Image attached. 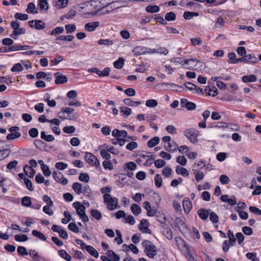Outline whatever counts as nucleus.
<instances>
[{
  "label": "nucleus",
  "instance_id": "nucleus-51",
  "mask_svg": "<svg viewBox=\"0 0 261 261\" xmlns=\"http://www.w3.org/2000/svg\"><path fill=\"white\" fill-rule=\"evenodd\" d=\"M35 28L37 30H41L45 27V24L41 20H36L34 23Z\"/></svg>",
  "mask_w": 261,
  "mask_h": 261
},
{
  "label": "nucleus",
  "instance_id": "nucleus-44",
  "mask_svg": "<svg viewBox=\"0 0 261 261\" xmlns=\"http://www.w3.org/2000/svg\"><path fill=\"white\" fill-rule=\"evenodd\" d=\"M123 247L127 248V251H128V250H130L135 254H138L139 252V250L137 248V247L133 244H130L129 245H127L126 244H123Z\"/></svg>",
  "mask_w": 261,
  "mask_h": 261
},
{
  "label": "nucleus",
  "instance_id": "nucleus-53",
  "mask_svg": "<svg viewBox=\"0 0 261 261\" xmlns=\"http://www.w3.org/2000/svg\"><path fill=\"white\" fill-rule=\"evenodd\" d=\"M172 173V170L169 167H165L162 170V174L165 177H169Z\"/></svg>",
  "mask_w": 261,
  "mask_h": 261
},
{
  "label": "nucleus",
  "instance_id": "nucleus-39",
  "mask_svg": "<svg viewBox=\"0 0 261 261\" xmlns=\"http://www.w3.org/2000/svg\"><path fill=\"white\" fill-rule=\"evenodd\" d=\"M74 38V36L72 35H67V36H64V35H61L58 36L56 37V39L57 40H60V41H71Z\"/></svg>",
  "mask_w": 261,
  "mask_h": 261
},
{
  "label": "nucleus",
  "instance_id": "nucleus-43",
  "mask_svg": "<svg viewBox=\"0 0 261 261\" xmlns=\"http://www.w3.org/2000/svg\"><path fill=\"white\" fill-rule=\"evenodd\" d=\"M162 178L160 174H157L154 177V184L157 188H160L162 186Z\"/></svg>",
  "mask_w": 261,
  "mask_h": 261
},
{
  "label": "nucleus",
  "instance_id": "nucleus-35",
  "mask_svg": "<svg viewBox=\"0 0 261 261\" xmlns=\"http://www.w3.org/2000/svg\"><path fill=\"white\" fill-rule=\"evenodd\" d=\"M87 252L92 256L95 257V258H98L99 256L98 252L97 251L95 248L91 246H89L87 248Z\"/></svg>",
  "mask_w": 261,
  "mask_h": 261
},
{
  "label": "nucleus",
  "instance_id": "nucleus-9",
  "mask_svg": "<svg viewBox=\"0 0 261 261\" xmlns=\"http://www.w3.org/2000/svg\"><path fill=\"white\" fill-rule=\"evenodd\" d=\"M173 63H178L182 65H188L191 62H197V63H200V61L196 60V59H189L187 60H184L181 58H176L171 60Z\"/></svg>",
  "mask_w": 261,
  "mask_h": 261
},
{
  "label": "nucleus",
  "instance_id": "nucleus-37",
  "mask_svg": "<svg viewBox=\"0 0 261 261\" xmlns=\"http://www.w3.org/2000/svg\"><path fill=\"white\" fill-rule=\"evenodd\" d=\"M131 211L135 215H138L141 212V208L137 204L134 203L131 205Z\"/></svg>",
  "mask_w": 261,
  "mask_h": 261
},
{
  "label": "nucleus",
  "instance_id": "nucleus-13",
  "mask_svg": "<svg viewBox=\"0 0 261 261\" xmlns=\"http://www.w3.org/2000/svg\"><path fill=\"white\" fill-rule=\"evenodd\" d=\"M147 48L143 46H138L135 47L133 50V53L134 55L136 56H138L141 55L145 54L147 53H148L147 51Z\"/></svg>",
  "mask_w": 261,
  "mask_h": 261
},
{
  "label": "nucleus",
  "instance_id": "nucleus-55",
  "mask_svg": "<svg viewBox=\"0 0 261 261\" xmlns=\"http://www.w3.org/2000/svg\"><path fill=\"white\" fill-rule=\"evenodd\" d=\"M64 215L65 218L62 219V222L63 224H67L71 220V216L68 211H65L64 212Z\"/></svg>",
  "mask_w": 261,
  "mask_h": 261
},
{
  "label": "nucleus",
  "instance_id": "nucleus-61",
  "mask_svg": "<svg viewBox=\"0 0 261 261\" xmlns=\"http://www.w3.org/2000/svg\"><path fill=\"white\" fill-rule=\"evenodd\" d=\"M145 105L149 108H154L158 106V102L154 99H148L146 100Z\"/></svg>",
  "mask_w": 261,
  "mask_h": 261
},
{
  "label": "nucleus",
  "instance_id": "nucleus-38",
  "mask_svg": "<svg viewBox=\"0 0 261 261\" xmlns=\"http://www.w3.org/2000/svg\"><path fill=\"white\" fill-rule=\"evenodd\" d=\"M146 10L149 13H156L160 11V8L156 5H149L146 7Z\"/></svg>",
  "mask_w": 261,
  "mask_h": 261
},
{
  "label": "nucleus",
  "instance_id": "nucleus-30",
  "mask_svg": "<svg viewBox=\"0 0 261 261\" xmlns=\"http://www.w3.org/2000/svg\"><path fill=\"white\" fill-rule=\"evenodd\" d=\"M32 234L42 241H46L47 240V238L43 233L36 230H33L32 231Z\"/></svg>",
  "mask_w": 261,
  "mask_h": 261
},
{
  "label": "nucleus",
  "instance_id": "nucleus-42",
  "mask_svg": "<svg viewBox=\"0 0 261 261\" xmlns=\"http://www.w3.org/2000/svg\"><path fill=\"white\" fill-rule=\"evenodd\" d=\"M213 90H214L213 93H211L212 89L210 87H206L204 90L205 92L207 93L210 96H215L218 94V89L215 87H213Z\"/></svg>",
  "mask_w": 261,
  "mask_h": 261
},
{
  "label": "nucleus",
  "instance_id": "nucleus-45",
  "mask_svg": "<svg viewBox=\"0 0 261 261\" xmlns=\"http://www.w3.org/2000/svg\"><path fill=\"white\" fill-rule=\"evenodd\" d=\"M91 214L93 217L98 220H100L102 217L101 213L96 209L91 210Z\"/></svg>",
  "mask_w": 261,
  "mask_h": 261
},
{
  "label": "nucleus",
  "instance_id": "nucleus-59",
  "mask_svg": "<svg viewBox=\"0 0 261 261\" xmlns=\"http://www.w3.org/2000/svg\"><path fill=\"white\" fill-rule=\"evenodd\" d=\"M210 219L213 223H216L219 221V217L218 215L213 212L210 213Z\"/></svg>",
  "mask_w": 261,
  "mask_h": 261
},
{
  "label": "nucleus",
  "instance_id": "nucleus-18",
  "mask_svg": "<svg viewBox=\"0 0 261 261\" xmlns=\"http://www.w3.org/2000/svg\"><path fill=\"white\" fill-rule=\"evenodd\" d=\"M25 32V30L23 28H18L15 30H13L12 34H11L10 36L14 39H17L16 36L19 35L24 34Z\"/></svg>",
  "mask_w": 261,
  "mask_h": 261
},
{
  "label": "nucleus",
  "instance_id": "nucleus-11",
  "mask_svg": "<svg viewBox=\"0 0 261 261\" xmlns=\"http://www.w3.org/2000/svg\"><path fill=\"white\" fill-rule=\"evenodd\" d=\"M100 25L98 21H94L87 23L85 25V29L88 32H92L96 30Z\"/></svg>",
  "mask_w": 261,
  "mask_h": 261
},
{
  "label": "nucleus",
  "instance_id": "nucleus-22",
  "mask_svg": "<svg viewBox=\"0 0 261 261\" xmlns=\"http://www.w3.org/2000/svg\"><path fill=\"white\" fill-rule=\"evenodd\" d=\"M256 76L254 74L245 75L242 77V81L244 83L254 82L256 81Z\"/></svg>",
  "mask_w": 261,
  "mask_h": 261
},
{
  "label": "nucleus",
  "instance_id": "nucleus-5",
  "mask_svg": "<svg viewBox=\"0 0 261 261\" xmlns=\"http://www.w3.org/2000/svg\"><path fill=\"white\" fill-rule=\"evenodd\" d=\"M53 176L57 182L61 183L63 185H66L68 183V179L64 177L63 174L61 172L54 171Z\"/></svg>",
  "mask_w": 261,
  "mask_h": 261
},
{
  "label": "nucleus",
  "instance_id": "nucleus-63",
  "mask_svg": "<svg viewBox=\"0 0 261 261\" xmlns=\"http://www.w3.org/2000/svg\"><path fill=\"white\" fill-rule=\"evenodd\" d=\"M41 169L43 171V174L45 176L48 177L51 175V171L49 170L47 165H42Z\"/></svg>",
  "mask_w": 261,
  "mask_h": 261
},
{
  "label": "nucleus",
  "instance_id": "nucleus-64",
  "mask_svg": "<svg viewBox=\"0 0 261 261\" xmlns=\"http://www.w3.org/2000/svg\"><path fill=\"white\" fill-rule=\"evenodd\" d=\"M64 31V28L62 27H58L54 29L50 33L51 35L60 34Z\"/></svg>",
  "mask_w": 261,
  "mask_h": 261
},
{
  "label": "nucleus",
  "instance_id": "nucleus-36",
  "mask_svg": "<svg viewBox=\"0 0 261 261\" xmlns=\"http://www.w3.org/2000/svg\"><path fill=\"white\" fill-rule=\"evenodd\" d=\"M225 127L236 132L239 131L240 128L238 124L234 123H226Z\"/></svg>",
  "mask_w": 261,
  "mask_h": 261
},
{
  "label": "nucleus",
  "instance_id": "nucleus-47",
  "mask_svg": "<svg viewBox=\"0 0 261 261\" xmlns=\"http://www.w3.org/2000/svg\"><path fill=\"white\" fill-rule=\"evenodd\" d=\"M38 2V6L40 10H47L48 6L46 0H39Z\"/></svg>",
  "mask_w": 261,
  "mask_h": 261
},
{
  "label": "nucleus",
  "instance_id": "nucleus-50",
  "mask_svg": "<svg viewBox=\"0 0 261 261\" xmlns=\"http://www.w3.org/2000/svg\"><path fill=\"white\" fill-rule=\"evenodd\" d=\"M166 21H174L176 19V14L172 12L167 13L165 16Z\"/></svg>",
  "mask_w": 261,
  "mask_h": 261
},
{
  "label": "nucleus",
  "instance_id": "nucleus-57",
  "mask_svg": "<svg viewBox=\"0 0 261 261\" xmlns=\"http://www.w3.org/2000/svg\"><path fill=\"white\" fill-rule=\"evenodd\" d=\"M23 70V68L20 63H17L14 65L11 69L12 72H20Z\"/></svg>",
  "mask_w": 261,
  "mask_h": 261
},
{
  "label": "nucleus",
  "instance_id": "nucleus-4",
  "mask_svg": "<svg viewBox=\"0 0 261 261\" xmlns=\"http://www.w3.org/2000/svg\"><path fill=\"white\" fill-rule=\"evenodd\" d=\"M85 158L86 162L91 165L96 167L100 166V164L97 158L91 153L86 152Z\"/></svg>",
  "mask_w": 261,
  "mask_h": 261
},
{
  "label": "nucleus",
  "instance_id": "nucleus-12",
  "mask_svg": "<svg viewBox=\"0 0 261 261\" xmlns=\"http://www.w3.org/2000/svg\"><path fill=\"white\" fill-rule=\"evenodd\" d=\"M164 147L168 151L174 152L178 148V145L174 141H172L168 142L167 144H165Z\"/></svg>",
  "mask_w": 261,
  "mask_h": 261
},
{
  "label": "nucleus",
  "instance_id": "nucleus-14",
  "mask_svg": "<svg viewBox=\"0 0 261 261\" xmlns=\"http://www.w3.org/2000/svg\"><path fill=\"white\" fill-rule=\"evenodd\" d=\"M245 63H256L258 62V59L253 54H249L243 57Z\"/></svg>",
  "mask_w": 261,
  "mask_h": 261
},
{
  "label": "nucleus",
  "instance_id": "nucleus-2",
  "mask_svg": "<svg viewBox=\"0 0 261 261\" xmlns=\"http://www.w3.org/2000/svg\"><path fill=\"white\" fill-rule=\"evenodd\" d=\"M104 199V203L107 206V208L113 211L115 208H119L120 206L118 204V199L115 197H112L110 194H105L103 196Z\"/></svg>",
  "mask_w": 261,
  "mask_h": 261
},
{
  "label": "nucleus",
  "instance_id": "nucleus-24",
  "mask_svg": "<svg viewBox=\"0 0 261 261\" xmlns=\"http://www.w3.org/2000/svg\"><path fill=\"white\" fill-rule=\"evenodd\" d=\"M175 241L177 246L179 248H183L186 247V243L184 239L180 237H176L175 238Z\"/></svg>",
  "mask_w": 261,
  "mask_h": 261
},
{
  "label": "nucleus",
  "instance_id": "nucleus-56",
  "mask_svg": "<svg viewBox=\"0 0 261 261\" xmlns=\"http://www.w3.org/2000/svg\"><path fill=\"white\" fill-rule=\"evenodd\" d=\"M120 112L123 113L126 115L123 116L124 118H126L132 113V110L128 107H120Z\"/></svg>",
  "mask_w": 261,
  "mask_h": 261
},
{
  "label": "nucleus",
  "instance_id": "nucleus-16",
  "mask_svg": "<svg viewBox=\"0 0 261 261\" xmlns=\"http://www.w3.org/2000/svg\"><path fill=\"white\" fill-rule=\"evenodd\" d=\"M23 170L26 175L28 177L30 178L34 177L35 171L32 168V167L28 165H25L23 167Z\"/></svg>",
  "mask_w": 261,
  "mask_h": 261
},
{
  "label": "nucleus",
  "instance_id": "nucleus-31",
  "mask_svg": "<svg viewBox=\"0 0 261 261\" xmlns=\"http://www.w3.org/2000/svg\"><path fill=\"white\" fill-rule=\"evenodd\" d=\"M40 137L41 139L47 142H51L55 140V138L53 135H46L44 131L41 132Z\"/></svg>",
  "mask_w": 261,
  "mask_h": 261
},
{
  "label": "nucleus",
  "instance_id": "nucleus-34",
  "mask_svg": "<svg viewBox=\"0 0 261 261\" xmlns=\"http://www.w3.org/2000/svg\"><path fill=\"white\" fill-rule=\"evenodd\" d=\"M182 205L186 213H189L192 208L191 202L188 200H184Z\"/></svg>",
  "mask_w": 261,
  "mask_h": 261
},
{
  "label": "nucleus",
  "instance_id": "nucleus-62",
  "mask_svg": "<svg viewBox=\"0 0 261 261\" xmlns=\"http://www.w3.org/2000/svg\"><path fill=\"white\" fill-rule=\"evenodd\" d=\"M108 151H107L105 149H100V154L103 159H105L107 160H109L111 159V155L108 152Z\"/></svg>",
  "mask_w": 261,
  "mask_h": 261
},
{
  "label": "nucleus",
  "instance_id": "nucleus-58",
  "mask_svg": "<svg viewBox=\"0 0 261 261\" xmlns=\"http://www.w3.org/2000/svg\"><path fill=\"white\" fill-rule=\"evenodd\" d=\"M15 240L17 242H25L28 240V237L24 234H17L15 236Z\"/></svg>",
  "mask_w": 261,
  "mask_h": 261
},
{
  "label": "nucleus",
  "instance_id": "nucleus-15",
  "mask_svg": "<svg viewBox=\"0 0 261 261\" xmlns=\"http://www.w3.org/2000/svg\"><path fill=\"white\" fill-rule=\"evenodd\" d=\"M210 211V209L205 210L204 208H200L198 211L197 213L200 219L203 220H205L207 219Z\"/></svg>",
  "mask_w": 261,
  "mask_h": 261
},
{
  "label": "nucleus",
  "instance_id": "nucleus-25",
  "mask_svg": "<svg viewBox=\"0 0 261 261\" xmlns=\"http://www.w3.org/2000/svg\"><path fill=\"white\" fill-rule=\"evenodd\" d=\"M108 257H111L114 261H119L120 257L114 251L110 250L106 253Z\"/></svg>",
  "mask_w": 261,
  "mask_h": 261
},
{
  "label": "nucleus",
  "instance_id": "nucleus-7",
  "mask_svg": "<svg viewBox=\"0 0 261 261\" xmlns=\"http://www.w3.org/2000/svg\"><path fill=\"white\" fill-rule=\"evenodd\" d=\"M56 80L55 83L57 85L65 84L67 82L68 78L66 75H63L60 72H56L55 73Z\"/></svg>",
  "mask_w": 261,
  "mask_h": 261
},
{
  "label": "nucleus",
  "instance_id": "nucleus-3",
  "mask_svg": "<svg viewBox=\"0 0 261 261\" xmlns=\"http://www.w3.org/2000/svg\"><path fill=\"white\" fill-rule=\"evenodd\" d=\"M197 131L195 129L190 128L185 130L184 132V135L189 140V141L194 144L197 142Z\"/></svg>",
  "mask_w": 261,
  "mask_h": 261
},
{
  "label": "nucleus",
  "instance_id": "nucleus-29",
  "mask_svg": "<svg viewBox=\"0 0 261 261\" xmlns=\"http://www.w3.org/2000/svg\"><path fill=\"white\" fill-rule=\"evenodd\" d=\"M159 142L160 138L158 137H154L148 141L147 146L149 147H153L158 144Z\"/></svg>",
  "mask_w": 261,
  "mask_h": 261
},
{
  "label": "nucleus",
  "instance_id": "nucleus-33",
  "mask_svg": "<svg viewBox=\"0 0 261 261\" xmlns=\"http://www.w3.org/2000/svg\"><path fill=\"white\" fill-rule=\"evenodd\" d=\"M36 10V6L33 3H30L27 8L26 11L28 13L35 14L37 13L38 11Z\"/></svg>",
  "mask_w": 261,
  "mask_h": 261
},
{
  "label": "nucleus",
  "instance_id": "nucleus-28",
  "mask_svg": "<svg viewBox=\"0 0 261 261\" xmlns=\"http://www.w3.org/2000/svg\"><path fill=\"white\" fill-rule=\"evenodd\" d=\"M21 204L25 207H30L32 204L31 197L29 196H24L21 199Z\"/></svg>",
  "mask_w": 261,
  "mask_h": 261
},
{
  "label": "nucleus",
  "instance_id": "nucleus-49",
  "mask_svg": "<svg viewBox=\"0 0 261 261\" xmlns=\"http://www.w3.org/2000/svg\"><path fill=\"white\" fill-rule=\"evenodd\" d=\"M14 17L17 19H19L20 20H26L28 19L29 16L26 14H22L20 13H16L14 15Z\"/></svg>",
  "mask_w": 261,
  "mask_h": 261
},
{
  "label": "nucleus",
  "instance_id": "nucleus-10",
  "mask_svg": "<svg viewBox=\"0 0 261 261\" xmlns=\"http://www.w3.org/2000/svg\"><path fill=\"white\" fill-rule=\"evenodd\" d=\"M185 85L187 89L191 91L194 90L195 93H200L202 95L204 94L203 90L201 88L191 82H187Z\"/></svg>",
  "mask_w": 261,
  "mask_h": 261
},
{
  "label": "nucleus",
  "instance_id": "nucleus-54",
  "mask_svg": "<svg viewBox=\"0 0 261 261\" xmlns=\"http://www.w3.org/2000/svg\"><path fill=\"white\" fill-rule=\"evenodd\" d=\"M89 176L88 173H82L80 174L79 179L84 182H88L89 181Z\"/></svg>",
  "mask_w": 261,
  "mask_h": 261
},
{
  "label": "nucleus",
  "instance_id": "nucleus-52",
  "mask_svg": "<svg viewBox=\"0 0 261 261\" xmlns=\"http://www.w3.org/2000/svg\"><path fill=\"white\" fill-rule=\"evenodd\" d=\"M20 136L21 133L20 132L11 133L7 135L6 138L7 140H13L18 138Z\"/></svg>",
  "mask_w": 261,
  "mask_h": 261
},
{
  "label": "nucleus",
  "instance_id": "nucleus-23",
  "mask_svg": "<svg viewBox=\"0 0 261 261\" xmlns=\"http://www.w3.org/2000/svg\"><path fill=\"white\" fill-rule=\"evenodd\" d=\"M31 48L30 46L29 45H14L10 47L11 51H17L20 50H25Z\"/></svg>",
  "mask_w": 261,
  "mask_h": 261
},
{
  "label": "nucleus",
  "instance_id": "nucleus-6",
  "mask_svg": "<svg viewBox=\"0 0 261 261\" xmlns=\"http://www.w3.org/2000/svg\"><path fill=\"white\" fill-rule=\"evenodd\" d=\"M148 225L149 223L147 220L142 219L140 222V224L139 226V228L143 233L151 234V231L149 228Z\"/></svg>",
  "mask_w": 261,
  "mask_h": 261
},
{
  "label": "nucleus",
  "instance_id": "nucleus-41",
  "mask_svg": "<svg viewBox=\"0 0 261 261\" xmlns=\"http://www.w3.org/2000/svg\"><path fill=\"white\" fill-rule=\"evenodd\" d=\"M99 45H103L107 46H111L114 44V41L110 39H99L97 41Z\"/></svg>",
  "mask_w": 261,
  "mask_h": 261
},
{
  "label": "nucleus",
  "instance_id": "nucleus-17",
  "mask_svg": "<svg viewBox=\"0 0 261 261\" xmlns=\"http://www.w3.org/2000/svg\"><path fill=\"white\" fill-rule=\"evenodd\" d=\"M175 171L177 174H180L184 176L187 177L189 175V171L187 169L179 166L176 167Z\"/></svg>",
  "mask_w": 261,
  "mask_h": 261
},
{
  "label": "nucleus",
  "instance_id": "nucleus-60",
  "mask_svg": "<svg viewBox=\"0 0 261 261\" xmlns=\"http://www.w3.org/2000/svg\"><path fill=\"white\" fill-rule=\"evenodd\" d=\"M125 168L127 170L133 171L137 168V165L133 162H129L125 164Z\"/></svg>",
  "mask_w": 261,
  "mask_h": 261
},
{
  "label": "nucleus",
  "instance_id": "nucleus-48",
  "mask_svg": "<svg viewBox=\"0 0 261 261\" xmlns=\"http://www.w3.org/2000/svg\"><path fill=\"white\" fill-rule=\"evenodd\" d=\"M68 3V0H58L56 2V7L57 8L61 9L65 8Z\"/></svg>",
  "mask_w": 261,
  "mask_h": 261
},
{
  "label": "nucleus",
  "instance_id": "nucleus-26",
  "mask_svg": "<svg viewBox=\"0 0 261 261\" xmlns=\"http://www.w3.org/2000/svg\"><path fill=\"white\" fill-rule=\"evenodd\" d=\"M72 189L75 192L79 195L82 193V190L83 189L82 185L80 182H74L72 185Z\"/></svg>",
  "mask_w": 261,
  "mask_h": 261
},
{
  "label": "nucleus",
  "instance_id": "nucleus-19",
  "mask_svg": "<svg viewBox=\"0 0 261 261\" xmlns=\"http://www.w3.org/2000/svg\"><path fill=\"white\" fill-rule=\"evenodd\" d=\"M124 103L128 106L135 107L141 105V102L140 101H133L130 98H125L123 100Z\"/></svg>",
  "mask_w": 261,
  "mask_h": 261
},
{
  "label": "nucleus",
  "instance_id": "nucleus-20",
  "mask_svg": "<svg viewBox=\"0 0 261 261\" xmlns=\"http://www.w3.org/2000/svg\"><path fill=\"white\" fill-rule=\"evenodd\" d=\"M193 172L195 175V179L198 182L203 179L204 178V175L202 171L198 170L193 169Z\"/></svg>",
  "mask_w": 261,
  "mask_h": 261
},
{
  "label": "nucleus",
  "instance_id": "nucleus-46",
  "mask_svg": "<svg viewBox=\"0 0 261 261\" xmlns=\"http://www.w3.org/2000/svg\"><path fill=\"white\" fill-rule=\"evenodd\" d=\"M163 233L167 239L170 240L172 239L173 234L171 228L168 227L164 228Z\"/></svg>",
  "mask_w": 261,
  "mask_h": 261
},
{
  "label": "nucleus",
  "instance_id": "nucleus-27",
  "mask_svg": "<svg viewBox=\"0 0 261 261\" xmlns=\"http://www.w3.org/2000/svg\"><path fill=\"white\" fill-rule=\"evenodd\" d=\"M199 15V13L197 12H189V11H185L183 15V17L185 19H191L194 16H198Z\"/></svg>",
  "mask_w": 261,
  "mask_h": 261
},
{
  "label": "nucleus",
  "instance_id": "nucleus-40",
  "mask_svg": "<svg viewBox=\"0 0 261 261\" xmlns=\"http://www.w3.org/2000/svg\"><path fill=\"white\" fill-rule=\"evenodd\" d=\"M124 63V60L122 58H119L117 61L114 62V66L117 69H121Z\"/></svg>",
  "mask_w": 261,
  "mask_h": 261
},
{
  "label": "nucleus",
  "instance_id": "nucleus-1",
  "mask_svg": "<svg viewBox=\"0 0 261 261\" xmlns=\"http://www.w3.org/2000/svg\"><path fill=\"white\" fill-rule=\"evenodd\" d=\"M144 249V252L147 256L150 258H153L157 254L156 246L150 241L144 240L142 243Z\"/></svg>",
  "mask_w": 261,
  "mask_h": 261
},
{
  "label": "nucleus",
  "instance_id": "nucleus-32",
  "mask_svg": "<svg viewBox=\"0 0 261 261\" xmlns=\"http://www.w3.org/2000/svg\"><path fill=\"white\" fill-rule=\"evenodd\" d=\"M59 255L67 261H70L71 257L70 255L64 250H60L58 252Z\"/></svg>",
  "mask_w": 261,
  "mask_h": 261
},
{
  "label": "nucleus",
  "instance_id": "nucleus-8",
  "mask_svg": "<svg viewBox=\"0 0 261 261\" xmlns=\"http://www.w3.org/2000/svg\"><path fill=\"white\" fill-rule=\"evenodd\" d=\"M73 206L75 208L76 212L79 216L85 214V207L81 202H74L73 203Z\"/></svg>",
  "mask_w": 261,
  "mask_h": 261
},
{
  "label": "nucleus",
  "instance_id": "nucleus-21",
  "mask_svg": "<svg viewBox=\"0 0 261 261\" xmlns=\"http://www.w3.org/2000/svg\"><path fill=\"white\" fill-rule=\"evenodd\" d=\"M126 179V177L125 175L122 174H120V175H119V178L116 182V185L118 186H120L121 187H122L127 183Z\"/></svg>",
  "mask_w": 261,
  "mask_h": 261
}]
</instances>
